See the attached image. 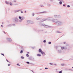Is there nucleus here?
<instances>
[{"instance_id": "f257e3e1", "label": "nucleus", "mask_w": 73, "mask_h": 73, "mask_svg": "<svg viewBox=\"0 0 73 73\" xmlns=\"http://www.w3.org/2000/svg\"><path fill=\"white\" fill-rule=\"evenodd\" d=\"M39 52H41V53L42 54H44V55H45V53L42 51V50L41 49H39L38 51Z\"/></svg>"}, {"instance_id": "f03ea898", "label": "nucleus", "mask_w": 73, "mask_h": 73, "mask_svg": "<svg viewBox=\"0 0 73 73\" xmlns=\"http://www.w3.org/2000/svg\"><path fill=\"white\" fill-rule=\"evenodd\" d=\"M27 23L28 24L31 23V24H32V23H33V22L32 21H27Z\"/></svg>"}, {"instance_id": "7ed1b4c3", "label": "nucleus", "mask_w": 73, "mask_h": 73, "mask_svg": "<svg viewBox=\"0 0 73 73\" xmlns=\"http://www.w3.org/2000/svg\"><path fill=\"white\" fill-rule=\"evenodd\" d=\"M37 56H39V57H40L41 55L40 54H37Z\"/></svg>"}, {"instance_id": "20e7f679", "label": "nucleus", "mask_w": 73, "mask_h": 73, "mask_svg": "<svg viewBox=\"0 0 73 73\" xmlns=\"http://www.w3.org/2000/svg\"><path fill=\"white\" fill-rule=\"evenodd\" d=\"M21 20H23L24 19V17H22L21 18Z\"/></svg>"}, {"instance_id": "39448f33", "label": "nucleus", "mask_w": 73, "mask_h": 73, "mask_svg": "<svg viewBox=\"0 0 73 73\" xmlns=\"http://www.w3.org/2000/svg\"><path fill=\"white\" fill-rule=\"evenodd\" d=\"M45 21V20H44V19H43L41 20L42 22L43 21Z\"/></svg>"}, {"instance_id": "423d86ee", "label": "nucleus", "mask_w": 73, "mask_h": 73, "mask_svg": "<svg viewBox=\"0 0 73 73\" xmlns=\"http://www.w3.org/2000/svg\"><path fill=\"white\" fill-rule=\"evenodd\" d=\"M61 49H62V50H63V49H64V47H61Z\"/></svg>"}, {"instance_id": "0eeeda50", "label": "nucleus", "mask_w": 73, "mask_h": 73, "mask_svg": "<svg viewBox=\"0 0 73 73\" xmlns=\"http://www.w3.org/2000/svg\"><path fill=\"white\" fill-rule=\"evenodd\" d=\"M6 4H9V3L7 2V1H6Z\"/></svg>"}, {"instance_id": "6e6552de", "label": "nucleus", "mask_w": 73, "mask_h": 73, "mask_svg": "<svg viewBox=\"0 0 73 73\" xmlns=\"http://www.w3.org/2000/svg\"><path fill=\"white\" fill-rule=\"evenodd\" d=\"M23 53V50H21V51L20 52V53Z\"/></svg>"}, {"instance_id": "1a4fd4ad", "label": "nucleus", "mask_w": 73, "mask_h": 73, "mask_svg": "<svg viewBox=\"0 0 73 73\" xmlns=\"http://www.w3.org/2000/svg\"><path fill=\"white\" fill-rule=\"evenodd\" d=\"M26 56H27V57H29V55H28V54H26Z\"/></svg>"}, {"instance_id": "9d476101", "label": "nucleus", "mask_w": 73, "mask_h": 73, "mask_svg": "<svg viewBox=\"0 0 73 73\" xmlns=\"http://www.w3.org/2000/svg\"><path fill=\"white\" fill-rule=\"evenodd\" d=\"M67 7H68V8H69V7H70V6L69 5H68L67 6Z\"/></svg>"}, {"instance_id": "9b49d317", "label": "nucleus", "mask_w": 73, "mask_h": 73, "mask_svg": "<svg viewBox=\"0 0 73 73\" xmlns=\"http://www.w3.org/2000/svg\"><path fill=\"white\" fill-rule=\"evenodd\" d=\"M27 63L28 64H29V62H27Z\"/></svg>"}, {"instance_id": "f8f14e48", "label": "nucleus", "mask_w": 73, "mask_h": 73, "mask_svg": "<svg viewBox=\"0 0 73 73\" xmlns=\"http://www.w3.org/2000/svg\"><path fill=\"white\" fill-rule=\"evenodd\" d=\"M21 18H22V17H20V16L19 17V19H21Z\"/></svg>"}, {"instance_id": "ddd939ff", "label": "nucleus", "mask_w": 73, "mask_h": 73, "mask_svg": "<svg viewBox=\"0 0 73 73\" xmlns=\"http://www.w3.org/2000/svg\"><path fill=\"white\" fill-rule=\"evenodd\" d=\"M59 3L60 4H62V2H59Z\"/></svg>"}, {"instance_id": "4468645a", "label": "nucleus", "mask_w": 73, "mask_h": 73, "mask_svg": "<svg viewBox=\"0 0 73 73\" xmlns=\"http://www.w3.org/2000/svg\"><path fill=\"white\" fill-rule=\"evenodd\" d=\"M21 58H22V59H24V57H23V56H21Z\"/></svg>"}, {"instance_id": "2eb2a0df", "label": "nucleus", "mask_w": 73, "mask_h": 73, "mask_svg": "<svg viewBox=\"0 0 73 73\" xmlns=\"http://www.w3.org/2000/svg\"><path fill=\"white\" fill-rule=\"evenodd\" d=\"M45 43L46 42V40H44V41H43Z\"/></svg>"}, {"instance_id": "dca6fc26", "label": "nucleus", "mask_w": 73, "mask_h": 73, "mask_svg": "<svg viewBox=\"0 0 73 73\" xmlns=\"http://www.w3.org/2000/svg\"><path fill=\"white\" fill-rule=\"evenodd\" d=\"M17 65H19V66H20V65H19V64H17Z\"/></svg>"}, {"instance_id": "f3484780", "label": "nucleus", "mask_w": 73, "mask_h": 73, "mask_svg": "<svg viewBox=\"0 0 73 73\" xmlns=\"http://www.w3.org/2000/svg\"><path fill=\"white\" fill-rule=\"evenodd\" d=\"M48 44H51V42H48Z\"/></svg>"}, {"instance_id": "a211bd4d", "label": "nucleus", "mask_w": 73, "mask_h": 73, "mask_svg": "<svg viewBox=\"0 0 73 73\" xmlns=\"http://www.w3.org/2000/svg\"><path fill=\"white\" fill-rule=\"evenodd\" d=\"M10 5H12V3H10Z\"/></svg>"}, {"instance_id": "6ab92c4d", "label": "nucleus", "mask_w": 73, "mask_h": 73, "mask_svg": "<svg viewBox=\"0 0 73 73\" xmlns=\"http://www.w3.org/2000/svg\"><path fill=\"white\" fill-rule=\"evenodd\" d=\"M59 73H62V71H60Z\"/></svg>"}, {"instance_id": "aec40b11", "label": "nucleus", "mask_w": 73, "mask_h": 73, "mask_svg": "<svg viewBox=\"0 0 73 73\" xmlns=\"http://www.w3.org/2000/svg\"><path fill=\"white\" fill-rule=\"evenodd\" d=\"M1 54L3 56H4V54Z\"/></svg>"}, {"instance_id": "412c9836", "label": "nucleus", "mask_w": 73, "mask_h": 73, "mask_svg": "<svg viewBox=\"0 0 73 73\" xmlns=\"http://www.w3.org/2000/svg\"><path fill=\"white\" fill-rule=\"evenodd\" d=\"M49 64H50V65H52V63H50Z\"/></svg>"}, {"instance_id": "4be33fe9", "label": "nucleus", "mask_w": 73, "mask_h": 73, "mask_svg": "<svg viewBox=\"0 0 73 73\" xmlns=\"http://www.w3.org/2000/svg\"><path fill=\"white\" fill-rule=\"evenodd\" d=\"M62 66H64V64H62Z\"/></svg>"}, {"instance_id": "5701e85b", "label": "nucleus", "mask_w": 73, "mask_h": 73, "mask_svg": "<svg viewBox=\"0 0 73 73\" xmlns=\"http://www.w3.org/2000/svg\"><path fill=\"white\" fill-rule=\"evenodd\" d=\"M35 15V14H34V13H33V16H34Z\"/></svg>"}, {"instance_id": "b1692460", "label": "nucleus", "mask_w": 73, "mask_h": 73, "mask_svg": "<svg viewBox=\"0 0 73 73\" xmlns=\"http://www.w3.org/2000/svg\"><path fill=\"white\" fill-rule=\"evenodd\" d=\"M45 69H48V68H45Z\"/></svg>"}, {"instance_id": "393cba45", "label": "nucleus", "mask_w": 73, "mask_h": 73, "mask_svg": "<svg viewBox=\"0 0 73 73\" xmlns=\"http://www.w3.org/2000/svg\"><path fill=\"white\" fill-rule=\"evenodd\" d=\"M27 53H28V54H29V52H28Z\"/></svg>"}, {"instance_id": "a878e982", "label": "nucleus", "mask_w": 73, "mask_h": 73, "mask_svg": "<svg viewBox=\"0 0 73 73\" xmlns=\"http://www.w3.org/2000/svg\"><path fill=\"white\" fill-rule=\"evenodd\" d=\"M63 6L64 7H65V5L64 4V5H63Z\"/></svg>"}, {"instance_id": "bb28decb", "label": "nucleus", "mask_w": 73, "mask_h": 73, "mask_svg": "<svg viewBox=\"0 0 73 73\" xmlns=\"http://www.w3.org/2000/svg\"><path fill=\"white\" fill-rule=\"evenodd\" d=\"M54 65L56 66V64H54Z\"/></svg>"}, {"instance_id": "cd10ccee", "label": "nucleus", "mask_w": 73, "mask_h": 73, "mask_svg": "<svg viewBox=\"0 0 73 73\" xmlns=\"http://www.w3.org/2000/svg\"><path fill=\"white\" fill-rule=\"evenodd\" d=\"M10 64H8V66H10Z\"/></svg>"}, {"instance_id": "c85d7f7f", "label": "nucleus", "mask_w": 73, "mask_h": 73, "mask_svg": "<svg viewBox=\"0 0 73 73\" xmlns=\"http://www.w3.org/2000/svg\"><path fill=\"white\" fill-rule=\"evenodd\" d=\"M21 13H23V12L21 11Z\"/></svg>"}, {"instance_id": "c756f323", "label": "nucleus", "mask_w": 73, "mask_h": 73, "mask_svg": "<svg viewBox=\"0 0 73 73\" xmlns=\"http://www.w3.org/2000/svg\"><path fill=\"white\" fill-rule=\"evenodd\" d=\"M1 26L2 27H3V25H1Z\"/></svg>"}, {"instance_id": "7c9ffc66", "label": "nucleus", "mask_w": 73, "mask_h": 73, "mask_svg": "<svg viewBox=\"0 0 73 73\" xmlns=\"http://www.w3.org/2000/svg\"><path fill=\"white\" fill-rule=\"evenodd\" d=\"M58 33H61V32H58Z\"/></svg>"}, {"instance_id": "2f4dec72", "label": "nucleus", "mask_w": 73, "mask_h": 73, "mask_svg": "<svg viewBox=\"0 0 73 73\" xmlns=\"http://www.w3.org/2000/svg\"><path fill=\"white\" fill-rule=\"evenodd\" d=\"M6 60L7 61V62H8V60Z\"/></svg>"}, {"instance_id": "473e14b6", "label": "nucleus", "mask_w": 73, "mask_h": 73, "mask_svg": "<svg viewBox=\"0 0 73 73\" xmlns=\"http://www.w3.org/2000/svg\"><path fill=\"white\" fill-rule=\"evenodd\" d=\"M9 40H11V39H9Z\"/></svg>"}, {"instance_id": "72a5a7b5", "label": "nucleus", "mask_w": 73, "mask_h": 73, "mask_svg": "<svg viewBox=\"0 0 73 73\" xmlns=\"http://www.w3.org/2000/svg\"><path fill=\"white\" fill-rule=\"evenodd\" d=\"M64 44H65V42H64Z\"/></svg>"}, {"instance_id": "f704fd0d", "label": "nucleus", "mask_w": 73, "mask_h": 73, "mask_svg": "<svg viewBox=\"0 0 73 73\" xmlns=\"http://www.w3.org/2000/svg\"><path fill=\"white\" fill-rule=\"evenodd\" d=\"M26 11H25V13H26Z\"/></svg>"}, {"instance_id": "c9c22d12", "label": "nucleus", "mask_w": 73, "mask_h": 73, "mask_svg": "<svg viewBox=\"0 0 73 73\" xmlns=\"http://www.w3.org/2000/svg\"><path fill=\"white\" fill-rule=\"evenodd\" d=\"M72 68H73V67H72Z\"/></svg>"}, {"instance_id": "e433bc0d", "label": "nucleus", "mask_w": 73, "mask_h": 73, "mask_svg": "<svg viewBox=\"0 0 73 73\" xmlns=\"http://www.w3.org/2000/svg\"><path fill=\"white\" fill-rule=\"evenodd\" d=\"M15 2H16V1H15Z\"/></svg>"}, {"instance_id": "4c0bfd02", "label": "nucleus", "mask_w": 73, "mask_h": 73, "mask_svg": "<svg viewBox=\"0 0 73 73\" xmlns=\"http://www.w3.org/2000/svg\"><path fill=\"white\" fill-rule=\"evenodd\" d=\"M2 24H3V23Z\"/></svg>"}]
</instances>
